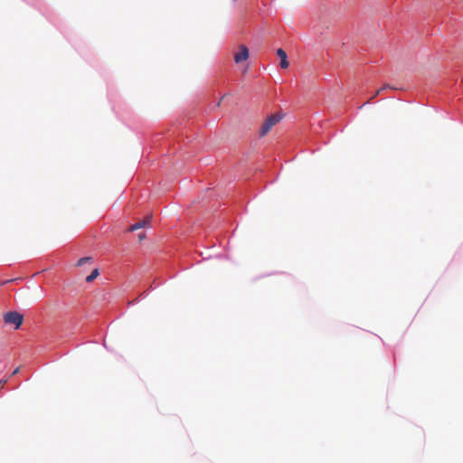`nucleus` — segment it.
I'll return each mask as SVG.
<instances>
[{
    "label": "nucleus",
    "instance_id": "1",
    "mask_svg": "<svg viewBox=\"0 0 463 463\" xmlns=\"http://www.w3.org/2000/svg\"><path fill=\"white\" fill-rule=\"evenodd\" d=\"M283 118V116L279 113H275L270 116H269L263 122L260 129V136L265 137L271 128L278 124L281 119Z\"/></svg>",
    "mask_w": 463,
    "mask_h": 463
},
{
    "label": "nucleus",
    "instance_id": "2",
    "mask_svg": "<svg viewBox=\"0 0 463 463\" xmlns=\"http://www.w3.org/2000/svg\"><path fill=\"white\" fill-rule=\"evenodd\" d=\"M4 321L5 324L14 325L15 329H18L24 321V316L16 311H10L4 315Z\"/></svg>",
    "mask_w": 463,
    "mask_h": 463
},
{
    "label": "nucleus",
    "instance_id": "3",
    "mask_svg": "<svg viewBox=\"0 0 463 463\" xmlns=\"http://www.w3.org/2000/svg\"><path fill=\"white\" fill-rule=\"evenodd\" d=\"M250 56L249 49L247 46L241 44L239 46L238 52H236L233 55L234 61L236 63H241L246 60H248Z\"/></svg>",
    "mask_w": 463,
    "mask_h": 463
},
{
    "label": "nucleus",
    "instance_id": "4",
    "mask_svg": "<svg viewBox=\"0 0 463 463\" xmlns=\"http://www.w3.org/2000/svg\"><path fill=\"white\" fill-rule=\"evenodd\" d=\"M152 216L149 215V216H146L144 220L131 225L129 228H128V232H134V231H137L138 229H141V228H144L147 225H149L150 223V220H151Z\"/></svg>",
    "mask_w": 463,
    "mask_h": 463
},
{
    "label": "nucleus",
    "instance_id": "5",
    "mask_svg": "<svg viewBox=\"0 0 463 463\" xmlns=\"http://www.w3.org/2000/svg\"><path fill=\"white\" fill-rule=\"evenodd\" d=\"M277 55L280 59V63H279L280 67L282 69L288 68L289 62L288 61V56H287L286 52L284 50H282L281 48H279L277 50Z\"/></svg>",
    "mask_w": 463,
    "mask_h": 463
},
{
    "label": "nucleus",
    "instance_id": "6",
    "mask_svg": "<svg viewBox=\"0 0 463 463\" xmlns=\"http://www.w3.org/2000/svg\"><path fill=\"white\" fill-rule=\"evenodd\" d=\"M99 272L98 269H93L92 272L86 278V281L87 282L93 281L99 276Z\"/></svg>",
    "mask_w": 463,
    "mask_h": 463
},
{
    "label": "nucleus",
    "instance_id": "7",
    "mask_svg": "<svg viewBox=\"0 0 463 463\" xmlns=\"http://www.w3.org/2000/svg\"><path fill=\"white\" fill-rule=\"evenodd\" d=\"M91 260V258L90 257H83L81 259H80L77 262V266L78 267H80V266H83L85 263L89 262Z\"/></svg>",
    "mask_w": 463,
    "mask_h": 463
},
{
    "label": "nucleus",
    "instance_id": "8",
    "mask_svg": "<svg viewBox=\"0 0 463 463\" xmlns=\"http://www.w3.org/2000/svg\"><path fill=\"white\" fill-rule=\"evenodd\" d=\"M384 90V88H381L379 89L372 97L369 100H367L364 105L365 104H368L370 102V100L373 99L374 98H376L378 95H380L383 91Z\"/></svg>",
    "mask_w": 463,
    "mask_h": 463
},
{
    "label": "nucleus",
    "instance_id": "9",
    "mask_svg": "<svg viewBox=\"0 0 463 463\" xmlns=\"http://www.w3.org/2000/svg\"><path fill=\"white\" fill-rule=\"evenodd\" d=\"M138 239H139L140 241H142L143 240L146 239V234L144 232L140 233L138 235Z\"/></svg>",
    "mask_w": 463,
    "mask_h": 463
},
{
    "label": "nucleus",
    "instance_id": "10",
    "mask_svg": "<svg viewBox=\"0 0 463 463\" xmlns=\"http://www.w3.org/2000/svg\"><path fill=\"white\" fill-rule=\"evenodd\" d=\"M6 383H7V380H0V389H2Z\"/></svg>",
    "mask_w": 463,
    "mask_h": 463
},
{
    "label": "nucleus",
    "instance_id": "11",
    "mask_svg": "<svg viewBox=\"0 0 463 463\" xmlns=\"http://www.w3.org/2000/svg\"><path fill=\"white\" fill-rule=\"evenodd\" d=\"M18 372H19V368H16V369L13 372L12 375H15L16 373H18Z\"/></svg>",
    "mask_w": 463,
    "mask_h": 463
},
{
    "label": "nucleus",
    "instance_id": "12",
    "mask_svg": "<svg viewBox=\"0 0 463 463\" xmlns=\"http://www.w3.org/2000/svg\"><path fill=\"white\" fill-rule=\"evenodd\" d=\"M383 88H384V90L387 89H392L391 86H389V85H384Z\"/></svg>",
    "mask_w": 463,
    "mask_h": 463
}]
</instances>
